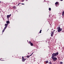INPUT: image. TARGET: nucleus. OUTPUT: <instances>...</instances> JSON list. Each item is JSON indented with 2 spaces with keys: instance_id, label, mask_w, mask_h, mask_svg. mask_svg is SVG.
Here are the masks:
<instances>
[{
  "instance_id": "18",
  "label": "nucleus",
  "mask_w": 64,
  "mask_h": 64,
  "mask_svg": "<svg viewBox=\"0 0 64 64\" xmlns=\"http://www.w3.org/2000/svg\"><path fill=\"white\" fill-rule=\"evenodd\" d=\"M30 57V56H26V57L28 58H29V57Z\"/></svg>"
},
{
  "instance_id": "6",
  "label": "nucleus",
  "mask_w": 64,
  "mask_h": 64,
  "mask_svg": "<svg viewBox=\"0 0 64 64\" xmlns=\"http://www.w3.org/2000/svg\"><path fill=\"white\" fill-rule=\"evenodd\" d=\"M26 60V58H23L22 59V62H24L25 61V60Z\"/></svg>"
},
{
  "instance_id": "12",
  "label": "nucleus",
  "mask_w": 64,
  "mask_h": 64,
  "mask_svg": "<svg viewBox=\"0 0 64 64\" xmlns=\"http://www.w3.org/2000/svg\"><path fill=\"white\" fill-rule=\"evenodd\" d=\"M30 45L31 46H33V44H32V43H30Z\"/></svg>"
},
{
  "instance_id": "14",
  "label": "nucleus",
  "mask_w": 64,
  "mask_h": 64,
  "mask_svg": "<svg viewBox=\"0 0 64 64\" xmlns=\"http://www.w3.org/2000/svg\"><path fill=\"white\" fill-rule=\"evenodd\" d=\"M60 64H63V62H60Z\"/></svg>"
},
{
  "instance_id": "19",
  "label": "nucleus",
  "mask_w": 64,
  "mask_h": 64,
  "mask_svg": "<svg viewBox=\"0 0 64 64\" xmlns=\"http://www.w3.org/2000/svg\"><path fill=\"white\" fill-rule=\"evenodd\" d=\"M13 8H14V9H15V8H16V6H13Z\"/></svg>"
},
{
  "instance_id": "9",
  "label": "nucleus",
  "mask_w": 64,
  "mask_h": 64,
  "mask_svg": "<svg viewBox=\"0 0 64 64\" xmlns=\"http://www.w3.org/2000/svg\"><path fill=\"white\" fill-rule=\"evenodd\" d=\"M64 12L63 11L62 12V16H64Z\"/></svg>"
},
{
  "instance_id": "20",
  "label": "nucleus",
  "mask_w": 64,
  "mask_h": 64,
  "mask_svg": "<svg viewBox=\"0 0 64 64\" xmlns=\"http://www.w3.org/2000/svg\"><path fill=\"white\" fill-rule=\"evenodd\" d=\"M41 31H42V30H40V33H41Z\"/></svg>"
},
{
  "instance_id": "22",
  "label": "nucleus",
  "mask_w": 64,
  "mask_h": 64,
  "mask_svg": "<svg viewBox=\"0 0 64 64\" xmlns=\"http://www.w3.org/2000/svg\"><path fill=\"white\" fill-rule=\"evenodd\" d=\"M29 43H31V42H29Z\"/></svg>"
},
{
  "instance_id": "3",
  "label": "nucleus",
  "mask_w": 64,
  "mask_h": 64,
  "mask_svg": "<svg viewBox=\"0 0 64 64\" xmlns=\"http://www.w3.org/2000/svg\"><path fill=\"white\" fill-rule=\"evenodd\" d=\"M52 60L54 61H56L57 60V58L55 57H52Z\"/></svg>"
},
{
  "instance_id": "11",
  "label": "nucleus",
  "mask_w": 64,
  "mask_h": 64,
  "mask_svg": "<svg viewBox=\"0 0 64 64\" xmlns=\"http://www.w3.org/2000/svg\"><path fill=\"white\" fill-rule=\"evenodd\" d=\"M6 29V28H4L3 30H2V32H4V31H5V30Z\"/></svg>"
},
{
  "instance_id": "15",
  "label": "nucleus",
  "mask_w": 64,
  "mask_h": 64,
  "mask_svg": "<svg viewBox=\"0 0 64 64\" xmlns=\"http://www.w3.org/2000/svg\"><path fill=\"white\" fill-rule=\"evenodd\" d=\"M49 11H51V8H49Z\"/></svg>"
},
{
  "instance_id": "10",
  "label": "nucleus",
  "mask_w": 64,
  "mask_h": 64,
  "mask_svg": "<svg viewBox=\"0 0 64 64\" xmlns=\"http://www.w3.org/2000/svg\"><path fill=\"white\" fill-rule=\"evenodd\" d=\"M54 33H52V32L51 34V36L52 37Z\"/></svg>"
},
{
  "instance_id": "17",
  "label": "nucleus",
  "mask_w": 64,
  "mask_h": 64,
  "mask_svg": "<svg viewBox=\"0 0 64 64\" xmlns=\"http://www.w3.org/2000/svg\"><path fill=\"white\" fill-rule=\"evenodd\" d=\"M33 54V52L32 53V54H31L30 55V56H32V55Z\"/></svg>"
},
{
  "instance_id": "27",
  "label": "nucleus",
  "mask_w": 64,
  "mask_h": 64,
  "mask_svg": "<svg viewBox=\"0 0 64 64\" xmlns=\"http://www.w3.org/2000/svg\"><path fill=\"white\" fill-rule=\"evenodd\" d=\"M52 30H53V29H52Z\"/></svg>"
},
{
  "instance_id": "2",
  "label": "nucleus",
  "mask_w": 64,
  "mask_h": 64,
  "mask_svg": "<svg viewBox=\"0 0 64 64\" xmlns=\"http://www.w3.org/2000/svg\"><path fill=\"white\" fill-rule=\"evenodd\" d=\"M57 29L58 32H61V31L62 30V28H60V27H58L57 28Z\"/></svg>"
},
{
  "instance_id": "13",
  "label": "nucleus",
  "mask_w": 64,
  "mask_h": 64,
  "mask_svg": "<svg viewBox=\"0 0 64 64\" xmlns=\"http://www.w3.org/2000/svg\"><path fill=\"white\" fill-rule=\"evenodd\" d=\"M48 63V61H46V63Z\"/></svg>"
},
{
  "instance_id": "8",
  "label": "nucleus",
  "mask_w": 64,
  "mask_h": 64,
  "mask_svg": "<svg viewBox=\"0 0 64 64\" xmlns=\"http://www.w3.org/2000/svg\"><path fill=\"white\" fill-rule=\"evenodd\" d=\"M58 4V2H56L55 3V4H56V6H57V4Z\"/></svg>"
},
{
  "instance_id": "21",
  "label": "nucleus",
  "mask_w": 64,
  "mask_h": 64,
  "mask_svg": "<svg viewBox=\"0 0 64 64\" xmlns=\"http://www.w3.org/2000/svg\"><path fill=\"white\" fill-rule=\"evenodd\" d=\"M22 59L24 58V57L22 56Z\"/></svg>"
},
{
  "instance_id": "1",
  "label": "nucleus",
  "mask_w": 64,
  "mask_h": 64,
  "mask_svg": "<svg viewBox=\"0 0 64 64\" xmlns=\"http://www.w3.org/2000/svg\"><path fill=\"white\" fill-rule=\"evenodd\" d=\"M58 54H59L58 52H57L56 53H53L52 54V57H56V56H58Z\"/></svg>"
},
{
  "instance_id": "4",
  "label": "nucleus",
  "mask_w": 64,
  "mask_h": 64,
  "mask_svg": "<svg viewBox=\"0 0 64 64\" xmlns=\"http://www.w3.org/2000/svg\"><path fill=\"white\" fill-rule=\"evenodd\" d=\"M11 16V14H10L9 15H8L7 16V18L8 19H9V17H10Z\"/></svg>"
},
{
  "instance_id": "16",
  "label": "nucleus",
  "mask_w": 64,
  "mask_h": 64,
  "mask_svg": "<svg viewBox=\"0 0 64 64\" xmlns=\"http://www.w3.org/2000/svg\"><path fill=\"white\" fill-rule=\"evenodd\" d=\"M54 32H55V30H54V31L52 32V33H54Z\"/></svg>"
},
{
  "instance_id": "24",
  "label": "nucleus",
  "mask_w": 64,
  "mask_h": 64,
  "mask_svg": "<svg viewBox=\"0 0 64 64\" xmlns=\"http://www.w3.org/2000/svg\"><path fill=\"white\" fill-rule=\"evenodd\" d=\"M62 0H60L61 1H62Z\"/></svg>"
},
{
  "instance_id": "26",
  "label": "nucleus",
  "mask_w": 64,
  "mask_h": 64,
  "mask_svg": "<svg viewBox=\"0 0 64 64\" xmlns=\"http://www.w3.org/2000/svg\"><path fill=\"white\" fill-rule=\"evenodd\" d=\"M26 1H27V0H26Z\"/></svg>"
},
{
  "instance_id": "7",
  "label": "nucleus",
  "mask_w": 64,
  "mask_h": 64,
  "mask_svg": "<svg viewBox=\"0 0 64 64\" xmlns=\"http://www.w3.org/2000/svg\"><path fill=\"white\" fill-rule=\"evenodd\" d=\"M6 23L7 24H10V22L9 21H6Z\"/></svg>"
},
{
  "instance_id": "25",
  "label": "nucleus",
  "mask_w": 64,
  "mask_h": 64,
  "mask_svg": "<svg viewBox=\"0 0 64 64\" xmlns=\"http://www.w3.org/2000/svg\"><path fill=\"white\" fill-rule=\"evenodd\" d=\"M19 5V4H18V5Z\"/></svg>"
},
{
  "instance_id": "23",
  "label": "nucleus",
  "mask_w": 64,
  "mask_h": 64,
  "mask_svg": "<svg viewBox=\"0 0 64 64\" xmlns=\"http://www.w3.org/2000/svg\"><path fill=\"white\" fill-rule=\"evenodd\" d=\"M22 4V5H24V4Z\"/></svg>"
},
{
  "instance_id": "5",
  "label": "nucleus",
  "mask_w": 64,
  "mask_h": 64,
  "mask_svg": "<svg viewBox=\"0 0 64 64\" xmlns=\"http://www.w3.org/2000/svg\"><path fill=\"white\" fill-rule=\"evenodd\" d=\"M8 24H5V27H4V28L6 29V28H7V26H8Z\"/></svg>"
}]
</instances>
